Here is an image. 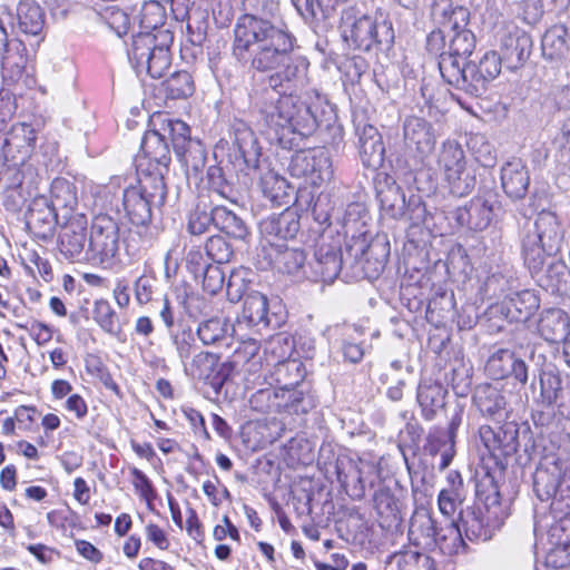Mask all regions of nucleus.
<instances>
[{
	"label": "nucleus",
	"mask_w": 570,
	"mask_h": 570,
	"mask_svg": "<svg viewBox=\"0 0 570 570\" xmlns=\"http://www.w3.org/2000/svg\"><path fill=\"white\" fill-rule=\"evenodd\" d=\"M402 489L395 480L383 481L374 492L373 502L382 527H392L401 520L400 494Z\"/></svg>",
	"instance_id": "4be33fe9"
},
{
	"label": "nucleus",
	"mask_w": 570,
	"mask_h": 570,
	"mask_svg": "<svg viewBox=\"0 0 570 570\" xmlns=\"http://www.w3.org/2000/svg\"><path fill=\"white\" fill-rule=\"evenodd\" d=\"M377 470L372 464H363L361 468L353 465L352 472L350 474L337 472L338 481L343 487L348 488L352 487L353 497L363 498L365 494V488L368 483L373 487V479L371 476H376Z\"/></svg>",
	"instance_id": "37998d69"
},
{
	"label": "nucleus",
	"mask_w": 570,
	"mask_h": 570,
	"mask_svg": "<svg viewBox=\"0 0 570 570\" xmlns=\"http://www.w3.org/2000/svg\"><path fill=\"white\" fill-rule=\"evenodd\" d=\"M259 256L265 262L262 268L272 267L289 275H298L306 261V255L302 249L289 248L284 243L273 242L262 246Z\"/></svg>",
	"instance_id": "6ab92c4d"
},
{
	"label": "nucleus",
	"mask_w": 570,
	"mask_h": 570,
	"mask_svg": "<svg viewBox=\"0 0 570 570\" xmlns=\"http://www.w3.org/2000/svg\"><path fill=\"white\" fill-rule=\"evenodd\" d=\"M296 38L286 28L256 14L242 16L234 28L233 56L257 72L276 70L267 78L269 88L282 94L258 108L261 119L276 135L288 130L308 137L318 127L323 98L308 86V60L293 56Z\"/></svg>",
	"instance_id": "f257e3e1"
},
{
	"label": "nucleus",
	"mask_w": 570,
	"mask_h": 570,
	"mask_svg": "<svg viewBox=\"0 0 570 570\" xmlns=\"http://www.w3.org/2000/svg\"><path fill=\"white\" fill-rule=\"evenodd\" d=\"M468 23L458 28H448V50L442 51L441 59H439V69L442 78L446 81L443 63L446 58L456 61L460 69L465 67L466 59L472 55L475 48V36L466 28Z\"/></svg>",
	"instance_id": "412c9836"
},
{
	"label": "nucleus",
	"mask_w": 570,
	"mask_h": 570,
	"mask_svg": "<svg viewBox=\"0 0 570 570\" xmlns=\"http://www.w3.org/2000/svg\"><path fill=\"white\" fill-rule=\"evenodd\" d=\"M385 147L381 138L374 141H364L360 145V157L363 165L367 168L377 169L384 163Z\"/></svg>",
	"instance_id": "680f3d73"
},
{
	"label": "nucleus",
	"mask_w": 570,
	"mask_h": 570,
	"mask_svg": "<svg viewBox=\"0 0 570 570\" xmlns=\"http://www.w3.org/2000/svg\"><path fill=\"white\" fill-rule=\"evenodd\" d=\"M569 276L570 271L566 263L560 259H554L548 265V268L540 279L552 291L562 292L567 289Z\"/></svg>",
	"instance_id": "6e6d98bb"
},
{
	"label": "nucleus",
	"mask_w": 570,
	"mask_h": 570,
	"mask_svg": "<svg viewBox=\"0 0 570 570\" xmlns=\"http://www.w3.org/2000/svg\"><path fill=\"white\" fill-rule=\"evenodd\" d=\"M473 402L482 415L500 421L507 414V400L503 393L490 384L479 385Z\"/></svg>",
	"instance_id": "2f4dec72"
},
{
	"label": "nucleus",
	"mask_w": 570,
	"mask_h": 570,
	"mask_svg": "<svg viewBox=\"0 0 570 570\" xmlns=\"http://www.w3.org/2000/svg\"><path fill=\"white\" fill-rule=\"evenodd\" d=\"M205 250L208 258L216 264H226L234 255L233 246L220 235L209 237L205 244Z\"/></svg>",
	"instance_id": "e2e57ef3"
},
{
	"label": "nucleus",
	"mask_w": 570,
	"mask_h": 570,
	"mask_svg": "<svg viewBox=\"0 0 570 570\" xmlns=\"http://www.w3.org/2000/svg\"><path fill=\"white\" fill-rule=\"evenodd\" d=\"M569 325V316L564 311L548 308L540 315L538 332L547 342L558 343L568 336Z\"/></svg>",
	"instance_id": "473e14b6"
},
{
	"label": "nucleus",
	"mask_w": 570,
	"mask_h": 570,
	"mask_svg": "<svg viewBox=\"0 0 570 570\" xmlns=\"http://www.w3.org/2000/svg\"><path fill=\"white\" fill-rule=\"evenodd\" d=\"M234 146L243 159L245 169L259 170L261 147L252 128L240 119H235L232 125Z\"/></svg>",
	"instance_id": "bb28decb"
},
{
	"label": "nucleus",
	"mask_w": 570,
	"mask_h": 570,
	"mask_svg": "<svg viewBox=\"0 0 570 570\" xmlns=\"http://www.w3.org/2000/svg\"><path fill=\"white\" fill-rule=\"evenodd\" d=\"M436 167L452 195L462 197L474 189L475 173L468 166L465 153L458 141L448 139L442 142Z\"/></svg>",
	"instance_id": "6e6552de"
},
{
	"label": "nucleus",
	"mask_w": 570,
	"mask_h": 570,
	"mask_svg": "<svg viewBox=\"0 0 570 570\" xmlns=\"http://www.w3.org/2000/svg\"><path fill=\"white\" fill-rule=\"evenodd\" d=\"M431 17L442 28H458L469 23L470 12L463 6H454L452 0H433Z\"/></svg>",
	"instance_id": "72a5a7b5"
},
{
	"label": "nucleus",
	"mask_w": 570,
	"mask_h": 570,
	"mask_svg": "<svg viewBox=\"0 0 570 570\" xmlns=\"http://www.w3.org/2000/svg\"><path fill=\"white\" fill-rule=\"evenodd\" d=\"M166 185L159 173L140 174L137 185L129 186L122 193V206L130 222L146 226L154 207H160L166 200Z\"/></svg>",
	"instance_id": "0eeeda50"
},
{
	"label": "nucleus",
	"mask_w": 570,
	"mask_h": 570,
	"mask_svg": "<svg viewBox=\"0 0 570 570\" xmlns=\"http://www.w3.org/2000/svg\"><path fill=\"white\" fill-rule=\"evenodd\" d=\"M436 523L428 509H415L410 520L407 533L411 544L424 551L434 550L436 548Z\"/></svg>",
	"instance_id": "a878e982"
},
{
	"label": "nucleus",
	"mask_w": 570,
	"mask_h": 570,
	"mask_svg": "<svg viewBox=\"0 0 570 570\" xmlns=\"http://www.w3.org/2000/svg\"><path fill=\"white\" fill-rule=\"evenodd\" d=\"M135 299L139 305H146L163 296L159 279L151 273L140 275L134 284Z\"/></svg>",
	"instance_id": "8fccbe9b"
},
{
	"label": "nucleus",
	"mask_w": 570,
	"mask_h": 570,
	"mask_svg": "<svg viewBox=\"0 0 570 570\" xmlns=\"http://www.w3.org/2000/svg\"><path fill=\"white\" fill-rule=\"evenodd\" d=\"M377 244H366L365 239H353L346 245L345 256L341 249L340 237L327 240L326 236H322L315 249V262L313 265L314 273L325 283L333 282L342 271L344 264H363L368 263V254L374 252Z\"/></svg>",
	"instance_id": "39448f33"
},
{
	"label": "nucleus",
	"mask_w": 570,
	"mask_h": 570,
	"mask_svg": "<svg viewBox=\"0 0 570 570\" xmlns=\"http://www.w3.org/2000/svg\"><path fill=\"white\" fill-rule=\"evenodd\" d=\"M501 183L503 190L510 198L520 199L525 196L530 176L521 159H512L502 167Z\"/></svg>",
	"instance_id": "7c9ffc66"
},
{
	"label": "nucleus",
	"mask_w": 570,
	"mask_h": 570,
	"mask_svg": "<svg viewBox=\"0 0 570 570\" xmlns=\"http://www.w3.org/2000/svg\"><path fill=\"white\" fill-rule=\"evenodd\" d=\"M539 385V396L533 399L537 405L554 409L559 416L570 420V380L563 381L553 371H541Z\"/></svg>",
	"instance_id": "4468645a"
},
{
	"label": "nucleus",
	"mask_w": 570,
	"mask_h": 570,
	"mask_svg": "<svg viewBox=\"0 0 570 570\" xmlns=\"http://www.w3.org/2000/svg\"><path fill=\"white\" fill-rule=\"evenodd\" d=\"M299 216L293 209L286 208L278 215H271L259 223V230L263 236L261 247L271 242L293 239L299 232Z\"/></svg>",
	"instance_id": "aec40b11"
},
{
	"label": "nucleus",
	"mask_w": 570,
	"mask_h": 570,
	"mask_svg": "<svg viewBox=\"0 0 570 570\" xmlns=\"http://www.w3.org/2000/svg\"><path fill=\"white\" fill-rule=\"evenodd\" d=\"M171 343L176 353L185 365L186 360L190 357L195 348V337L190 328H183L177 332L170 333Z\"/></svg>",
	"instance_id": "69168bd1"
},
{
	"label": "nucleus",
	"mask_w": 570,
	"mask_h": 570,
	"mask_svg": "<svg viewBox=\"0 0 570 570\" xmlns=\"http://www.w3.org/2000/svg\"><path fill=\"white\" fill-rule=\"evenodd\" d=\"M186 373L193 379L205 382L218 391L226 379L223 373V364L219 363L217 355L209 352H200L194 355L189 365L185 364Z\"/></svg>",
	"instance_id": "393cba45"
},
{
	"label": "nucleus",
	"mask_w": 570,
	"mask_h": 570,
	"mask_svg": "<svg viewBox=\"0 0 570 570\" xmlns=\"http://www.w3.org/2000/svg\"><path fill=\"white\" fill-rule=\"evenodd\" d=\"M498 36L500 56L507 69L514 71L523 67L532 52L531 36L513 23L502 26Z\"/></svg>",
	"instance_id": "ddd939ff"
},
{
	"label": "nucleus",
	"mask_w": 570,
	"mask_h": 570,
	"mask_svg": "<svg viewBox=\"0 0 570 570\" xmlns=\"http://www.w3.org/2000/svg\"><path fill=\"white\" fill-rule=\"evenodd\" d=\"M240 318L249 326H269L271 318L267 297L259 292L246 295Z\"/></svg>",
	"instance_id": "a19ab883"
},
{
	"label": "nucleus",
	"mask_w": 570,
	"mask_h": 570,
	"mask_svg": "<svg viewBox=\"0 0 570 570\" xmlns=\"http://www.w3.org/2000/svg\"><path fill=\"white\" fill-rule=\"evenodd\" d=\"M479 436L495 459L510 458L519 448V428L514 422H507L498 430H493L490 425H481Z\"/></svg>",
	"instance_id": "a211bd4d"
},
{
	"label": "nucleus",
	"mask_w": 570,
	"mask_h": 570,
	"mask_svg": "<svg viewBox=\"0 0 570 570\" xmlns=\"http://www.w3.org/2000/svg\"><path fill=\"white\" fill-rule=\"evenodd\" d=\"M19 29L26 35L38 36L45 24V13L36 0H20L17 6Z\"/></svg>",
	"instance_id": "ea45409f"
},
{
	"label": "nucleus",
	"mask_w": 570,
	"mask_h": 570,
	"mask_svg": "<svg viewBox=\"0 0 570 570\" xmlns=\"http://www.w3.org/2000/svg\"><path fill=\"white\" fill-rule=\"evenodd\" d=\"M88 252L104 267H112L119 252V226L108 215H97L91 223Z\"/></svg>",
	"instance_id": "9d476101"
},
{
	"label": "nucleus",
	"mask_w": 570,
	"mask_h": 570,
	"mask_svg": "<svg viewBox=\"0 0 570 570\" xmlns=\"http://www.w3.org/2000/svg\"><path fill=\"white\" fill-rule=\"evenodd\" d=\"M540 307L534 291L523 289L508 295L500 305V312L510 322H527Z\"/></svg>",
	"instance_id": "cd10ccee"
},
{
	"label": "nucleus",
	"mask_w": 570,
	"mask_h": 570,
	"mask_svg": "<svg viewBox=\"0 0 570 570\" xmlns=\"http://www.w3.org/2000/svg\"><path fill=\"white\" fill-rule=\"evenodd\" d=\"M87 219L78 215L68 220L59 235V250L68 259L78 258L85 250L87 242Z\"/></svg>",
	"instance_id": "c85d7f7f"
},
{
	"label": "nucleus",
	"mask_w": 570,
	"mask_h": 570,
	"mask_svg": "<svg viewBox=\"0 0 570 570\" xmlns=\"http://www.w3.org/2000/svg\"><path fill=\"white\" fill-rule=\"evenodd\" d=\"M563 238L564 230L557 214L541 210L521 240L524 265L533 276L543 272L547 259L560 250Z\"/></svg>",
	"instance_id": "7ed1b4c3"
},
{
	"label": "nucleus",
	"mask_w": 570,
	"mask_h": 570,
	"mask_svg": "<svg viewBox=\"0 0 570 570\" xmlns=\"http://www.w3.org/2000/svg\"><path fill=\"white\" fill-rule=\"evenodd\" d=\"M215 225V206L209 207L202 200L188 216L187 229L193 235H202Z\"/></svg>",
	"instance_id": "5fc2aeb1"
},
{
	"label": "nucleus",
	"mask_w": 570,
	"mask_h": 570,
	"mask_svg": "<svg viewBox=\"0 0 570 570\" xmlns=\"http://www.w3.org/2000/svg\"><path fill=\"white\" fill-rule=\"evenodd\" d=\"M183 122L179 119L163 118L159 129L149 130L145 134L140 145L141 155L138 157V169L140 174L159 173L164 175L168 171L170 163L169 147L167 140L171 141V135L167 131L169 125Z\"/></svg>",
	"instance_id": "1a4fd4ad"
},
{
	"label": "nucleus",
	"mask_w": 570,
	"mask_h": 570,
	"mask_svg": "<svg viewBox=\"0 0 570 570\" xmlns=\"http://www.w3.org/2000/svg\"><path fill=\"white\" fill-rule=\"evenodd\" d=\"M485 371L493 380H502L512 375L520 384L528 382V366L521 358L507 348L495 351L485 364Z\"/></svg>",
	"instance_id": "5701e85b"
},
{
	"label": "nucleus",
	"mask_w": 570,
	"mask_h": 570,
	"mask_svg": "<svg viewBox=\"0 0 570 570\" xmlns=\"http://www.w3.org/2000/svg\"><path fill=\"white\" fill-rule=\"evenodd\" d=\"M493 205V200L484 196H475L465 206L456 208L453 212V218L459 226L471 230H483L492 220Z\"/></svg>",
	"instance_id": "b1692460"
},
{
	"label": "nucleus",
	"mask_w": 570,
	"mask_h": 570,
	"mask_svg": "<svg viewBox=\"0 0 570 570\" xmlns=\"http://www.w3.org/2000/svg\"><path fill=\"white\" fill-rule=\"evenodd\" d=\"M163 87L171 99L187 98L194 92L193 77L188 71H177L163 82Z\"/></svg>",
	"instance_id": "603ef678"
},
{
	"label": "nucleus",
	"mask_w": 570,
	"mask_h": 570,
	"mask_svg": "<svg viewBox=\"0 0 570 570\" xmlns=\"http://www.w3.org/2000/svg\"><path fill=\"white\" fill-rule=\"evenodd\" d=\"M404 148L421 159L428 157L435 147L436 135L433 125L425 118L406 116L402 121Z\"/></svg>",
	"instance_id": "f3484780"
},
{
	"label": "nucleus",
	"mask_w": 570,
	"mask_h": 570,
	"mask_svg": "<svg viewBox=\"0 0 570 570\" xmlns=\"http://www.w3.org/2000/svg\"><path fill=\"white\" fill-rule=\"evenodd\" d=\"M368 70V62L361 56L346 58L342 63V71L351 83H356Z\"/></svg>",
	"instance_id": "774afa93"
},
{
	"label": "nucleus",
	"mask_w": 570,
	"mask_h": 570,
	"mask_svg": "<svg viewBox=\"0 0 570 570\" xmlns=\"http://www.w3.org/2000/svg\"><path fill=\"white\" fill-rule=\"evenodd\" d=\"M436 548L448 556L458 554L465 550L463 531L458 520H445L444 524L436 523Z\"/></svg>",
	"instance_id": "f704fd0d"
},
{
	"label": "nucleus",
	"mask_w": 570,
	"mask_h": 570,
	"mask_svg": "<svg viewBox=\"0 0 570 570\" xmlns=\"http://www.w3.org/2000/svg\"><path fill=\"white\" fill-rule=\"evenodd\" d=\"M268 373L282 390L291 391L303 382L306 372L299 360L291 358L274 370H268Z\"/></svg>",
	"instance_id": "79ce46f5"
},
{
	"label": "nucleus",
	"mask_w": 570,
	"mask_h": 570,
	"mask_svg": "<svg viewBox=\"0 0 570 570\" xmlns=\"http://www.w3.org/2000/svg\"><path fill=\"white\" fill-rule=\"evenodd\" d=\"M167 131L171 135L174 151L185 167L187 176L198 175L206 164V151L198 139L190 137V128L185 122L169 125Z\"/></svg>",
	"instance_id": "f8f14e48"
},
{
	"label": "nucleus",
	"mask_w": 570,
	"mask_h": 570,
	"mask_svg": "<svg viewBox=\"0 0 570 570\" xmlns=\"http://www.w3.org/2000/svg\"><path fill=\"white\" fill-rule=\"evenodd\" d=\"M569 462L557 452L544 453L533 473V491L538 499L548 501L557 497L560 480Z\"/></svg>",
	"instance_id": "2eb2a0df"
},
{
	"label": "nucleus",
	"mask_w": 570,
	"mask_h": 570,
	"mask_svg": "<svg viewBox=\"0 0 570 570\" xmlns=\"http://www.w3.org/2000/svg\"><path fill=\"white\" fill-rule=\"evenodd\" d=\"M228 323L220 317H212L202 322L197 328V335L205 345L219 343L227 338Z\"/></svg>",
	"instance_id": "864d4df0"
},
{
	"label": "nucleus",
	"mask_w": 570,
	"mask_h": 570,
	"mask_svg": "<svg viewBox=\"0 0 570 570\" xmlns=\"http://www.w3.org/2000/svg\"><path fill=\"white\" fill-rule=\"evenodd\" d=\"M56 209L46 199L35 200L27 215V224L33 227L52 225Z\"/></svg>",
	"instance_id": "0e129e2a"
},
{
	"label": "nucleus",
	"mask_w": 570,
	"mask_h": 570,
	"mask_svg": "<svg viewBox=\"0 0 570 570\" xmlns=\"http://www.w3.org/2000/svg\"><path fill=\"white\" fill-rule=\"evenodd\" d=\"M263 194L273 204L282 206L289 202L288 189L291 188L286 179L278 174L269 170L259 176Z\"/></svg>",
	"instance_id": "49530a36"
},
{
	"label": "nucleus",
	"mask_w": 570,
	"mask_h": 570,
	"mask_svg": "<svg viewBox=\"0 0 570 570\" xmlns=\"http://www.w3.org/2000/svg\"><path fill=\"white\" fill-rule=\"evenodd\" d=\"M27 52V47L21 40H9L7 30L0 20V67L2 79L8 86L22 78L28 62Z\"/></svg>",
	"instance_id": "dca6fc26"
},
{
	"label": "nucleus",
	"mask_w": 570,
	"mask_h": 570,
	"mask_svg": "<svg viewBox=\"0 0 570 570\" xmlns=\"http://www.w3.org/2000/svg\"><path fill=\"white\" fill-rule=\"evenodd\" d=\"M166 20L165 7L160 0L144 2L139 12L140 27L146 31H158Z\"/></svg>",
	"instance_id": "3c124183"
},
{
	"label": "nucleus",
	"mask_w": 570,
	"mask_h": 570,
	"mask_svg": "<svg viewBox=\"0 0 570 570\" xmlns=\"http://www.w3.org/2000/svg\"><path fill=\"white\" fill-rule=\"evenodd\" d=\"M340 31L350 47L363 51L390 49L395 38L390 20L384 18L379 21L356 7H347L342 11Z\"/></svg>",
	"instance_id": "20e7f679"
},
{
	"label": "nucleus",
	"mask_w": 570,
	"mask_h": 570,
	"mask_svg": "<svg viewBox=\"0 0 570 570\" xmlns=\"http://www.w3.org/2000/svg\"><path fill=\"white\" fill-rule=\"evenodd\" d=\"M50 194L49 205L56 210L72 212L78 204L75 185L65 178H57L52 181Z\"/></svg>",
	"instance_id": "de8ad7c7"
},
{
	"label": "nucleus",
	"mask_w": 570,
	"mask_h": 570,
	"mask_svg": "<svg viewBox=\"0 0 570 570\" xmlns=\"http://www.w3.org/2000/svg\"><path fill=\"white\" fill-rule=\"evenodd\" d=\"M399 570H435L434 561L417 550H404L397 554Z\"/></svg>",
	"instance_id": "4d7b16f0"
},
{
	"label": "nucleus",
	"mask_w": 570,
	"mask_h": 570,
	"mask_svg": "<svg viewBox=\"0 0 570 570\" xmlns=\"http://www.w3.org/2000/svg\"><path fill=\"white\" fill-rule=\"evenodd\" d=\"M567 36L568 30L563 24L550 27L541 41L543 57L550 60L564 57L568 51Z\"/></svg>",
	"instance_id": "c03bdc74"
},
{
	"label": "nucleus",
	"mask_w": 570,
	"mask_h": 570,
	"mask_svg": "<svg viewBox=\"0 0 570 570\" xmlns=\"http://www.w3.org/2000/svg\"><path fill=\"white\" fill-rule=\"evenodd\" d=\"M475 495L479 503L459 513L465 538L470 541H488L509 515L508 501H503L500 487L489 471L476 472Z\"/></svg>",
	"instance_id": "f03ea898"
},
{
	"label": "nucleus",
	"mask_w": 570,
	"mask_h": 570,
	"mask_svg": "<svg viewBox=\"0 0 570 570\" xmlns=\"http://www.w3.org/2000/svg\"><path fill=\"white\" fill-rule=\"evenodd\" d=\"M92 317L99 327L109 335L118 336L121 326L117 313L106 299H98L94 304Z\"/></svg>",
	"instance_id": "09e8293b"
},
{
	"label": "nucleus",
	"mask_w": 570,
	"mask_h": 570,
	"mask_svg": "<svg viewBox=\"0 0 570 570\" xmlns=\"http://www.w3.org/2000/svg\"><path fill=\"white\" fill-rule=\"evenodd\" d=\"M468 147L475 160L483 167H491L495 164L497 157L493 147L483 135H472L468 140Z\"/></svg>",
	"instance_id": "bf43d9fd"
},
{
	"label": "nucleus",
	"mask_w": 570,
	"mask_h": 570,
	"mask_svg": "<svg viewBox=\"0 0 570 570\" xmlns=\"http://www.w3.org/2000/svg\"><path fill=\"white\" fill-rule=\"evenodd\" d=\"M292 176L305 178L313 186H321L333 178L334 169L330 151L315 147L297 151L291 160Z\"/></svg>",
	"instance_id": "9b49d317"
},
{
	"label": "nucleus",
	"mask_w": 570,
	"mask_h": 570,
	"mask_svg": "<svg viewBox=\"0 0 570 570\" xmlns=\"http://www.w3.org/2000/svg\"><path fill=\"white\" fill-rule=\"evenodd\" d=\"M448 390L432 380H423L417 386L416 401L421 407L422 416L432 421L438 412L445 405Z\"/></svg>",
	"instance_id": "c756f323"
},
{
	"label": "nucleus",
	"mask_w": 570,
	"mask_h": 570,
	"mask_svg": "<svg viewBox=\"0 0 570 570\" xmlns=\"http://www.w3.org/2000/svg\"><path fill=\"white\" fill-rule=\"evenodd\" d=\"M160 41V30L157 32L141 31L132 37L128 58L137 73H141V67L146 66L151 52Z\"/></svg>",
	"instance_id": "4c0bfd02"
},
{
	"label": "nucleus",
	"mask_w": 570,
	"mask_h": 570,
	"mask_svg": "<svg viewBox=\"0 0 570 570\" xmlns=\"http://www.w3.org/2000/svg\"><path fill=\"white\" fill-rule=\"evenodd\" d=\"M455 441L452 436L445 433L443 429L433 428L430 430L426 442L424 444V451L431 456L440 455L439 469L445 470L452 462L455 449Z\"/></svg>",
	"instance_id": "e433bc0d"
},
{
	"label": "nucleus",
	"mask_w": 570,
	"mask_h": 570,
	"mask_svg": "<svg viewBox=\"0 0 570 570\" xmlns=\"http://www.w3.org/2000/svg\"><path fill=\"white\" fill-rule=\"evenodd\" d=\"M293 351L294 342L288 335L279 333L271 336L263 348L265 372L268 373V370L291 360Z\"/></svg>",
	"instance_id": "c9c22d12"
},
{
	"label": "nucleus",
	"mask_w": 570,
	"mask_h": 570,
	"mask_svg": "<svg viewBox=\"0 0 570 570\" xmlns=\"http://www.w3.org/2000/svg\"><path fill=\"white\" fill-rule=\"evenodd\" d=\"M503 59L497 51H487L478 63H466L460 69L456 61L445 59L443 69L446 82L470 96L480 97L487 90L488 82L495 79L501 72Z\"/></svg>",
	"instance_id": "423d86ee"
},
{
	"label": "nucleus",
	"mask_w": 570,
	"mask_h": 570,
	"mask_svg": "<svg viewBox=\"0 0 570 570\" xmlns=\"http://www.w3.org/2000/svg\"><path fill=\"white\" fill-rule=\"evenodd\" d=\"M215 226L229 237L245 239L249 232L245 222L225 206H215Z\"/></svg>",
	"instance_id": "a18cd8bd"
},
{
	"label": "nucleus",
	"mask_w": 570,
	"mask_h": 570,
	"mask_svg": "<svg viewBox=\"0 0 570 570\" xmlns=\"http://www.w3.org/2000/svg\"><path fill=\"white\" fill-rule=\"evenodd\" d=\"M377 198L382 209L393 216L400 214L405 205L404 194L396 184L389 185L385 189L377 190Z\"/></svg>",
	"instance_id": "052dcab7"
},
{
	"label": "nucleus",
	"mask_w": 570,
	"mask_h": 570,
	"mask_svg": "<svg viewBox=\"0 0 570 570\" xmlns=\"http://www.w3.org/2000/svg\"><path fill=\"white\" fill-rule=\"evenodd\" d=\"M207 181L209 187L214 193L218 196L235 203L236 202V190L234 187L227 181L223 168L219 166H209L207 169Z\"/></svg>",
	"instance_id": "13d9d810"
},
{
	"label": "nucleus",
	"mask_w": 570,
	"mask_h": 570,
	"mask_svg": "<svg viewBox=\"0 0 570 570\" xmlns=\"http://www.w3.org/2000/svg\"><path fill=\"white\" fill-rule=\"evenodd\" d=\"M102 18L108 28L118 37H122L128 32L130 20L124 10L116 7H109L106 9Z\"/></svg>",
	"instance_id": "338daca9"
},
{
	"label": "nucleus",
	"mask_w": 570,
	"mask_h": 570,
	"mask_svg": "<svg viewBox=\"0 0 570 570\" xmlns=\"http://www.w3.org/2000/svg\"><path fill=\"white\" fill-rule=\"evenodd\" d=\"M173 40V33L169 30H160L159 45L149 56L146 66L141 67V72H147L151 78H161L165 75L171 63L169 47Z\"/></svg>",
	"instance_id": "58836bf2"
}]
</instances>
